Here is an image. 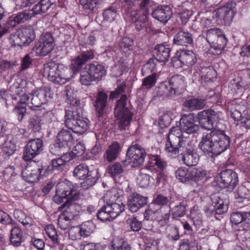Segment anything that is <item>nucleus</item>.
I'll return each instance as SVG.
<instances>
[{
  "label": "nucleus",
  "instance_id": "nucleus-1",
  "mask_svg": "<svg viewBox=\"0 0 250 250\" xmlns=\"http://www.w3.org/2000/svg\"><path fill=\"white\" fill-rule=\"evenodd\" d=\"M79 187L69 181L60 182L56 186V194L54 196V201L58 204L66 201L59 208L61 210V214L74 221L82 210L81 205L74 202L80 198Z\"/></svg>",
  "mask_w": 250,
  "mask_h": 250
},
{
  "label": "nucleus",
  "instance_id": "nucleus-2",
  "mask_svg": "<svg viewBox=\"0 0 250 250\" xmlns=\"http://www.w3.org/2000/svg\"><path fill=\"white\" fill-rule=\"evenodd\" d=\"M230 138L223 130H213L204 133L199 146L207 156L214 158L230 146Z\"/></svg>",
  "mask_w": 250,
  "mask_h": 250
},
{
  "label": "nucleus",
  "instance_id": "nucleus-3",
  "mask_svg": "<svg viewBox=\"0 0 250 250\" xmlns=\"http://www.w3.org/2000/svg\"><path fill=\"white\" fill-rule=\"evenodd\" d=\"M20 80V84L17 87L16 91L21 97L20 99V103L25 104L33 111L41 110L42 108L45 110V107H42L43 104L34 94V89L31 88L33 87L32 83H28L24 80Z\"/></svg>",
  "mask_w": 250,
  "mask_h": 250
},
{
  "label": "nucleus",
  "instance_id": "nucleus-4",
  "mask_svg": "<svg viewBox=\"0 0 250 250\" xmlns=\"http://www.w3.org/2000/svg\"><path fill=\"white\" fill-rule=\"evenodd\" d=\"M64 125L74 133L82 134L89 128V121L82 116L78 108H71L65 110Z\"/></svg>",
  "mask_w": 250,
  "mask_h": 250
},
{
  "label": "nucleus",
  "instance_id": "nucleus-5",
  "mask_svg": "<svg viewBox=\"0 0 250 250\" xmlns=\"http://www.w3.org/2000/svg\"><path fill=\"white\" fill-rule=\"evenodd\" d=\"M44 75L47 76L49 81L60 85L68 82L72 76L70 69L63 64H56L51 62L44 65Z\"/></svg>",
  "mask_w": 250,
  "mask_h": 250
},
{
  "label": "nucleus",
  "instance_id": "nucleus-6",
  "mask_svg": "<svg viewBox=\"0 0 250 250\" xmlns=\"http://www.w3.org/2000/svg\"><path fill=\"white\" fill-rule=\"evenodd\" d=\"M127 96L122 95L116 102L115 107V115L119 120L118 126L120 130L123 131L128 127L133 119L134 113L126 106Z\"/></svg>",
  "mask_w": 250,
  "mask_h": 250
},
{
  "label": "nucleus",
  "instance_id": "nucleus-7",
  "mask_svg": "<svg viewBox=\"0 0 250 250\" xmlns=\"http://www.w3.org/2000/svg\"><path fill=\"white\" fill-rule=\"evenodd\" d=\"M55 45L52 34L47 32L41 36L39 41L35 42L32 50L37 56H46L53 50Z\"/></svg>",
  "mask_w": 250,
  "mask_h": 250
},
{
  "label": "nucleus",
  "instance_id": "nucleus-8",
  "mask_svg": "<svg viewBox=\"0 0 250 250\" xmlns=\"http://www.w3.org/2000/svg\"><path fill=\"white\" fill-rule=\"evenodd\" d=\"M220 112L212 109L204 110L198 113L197 119L200 125L207 130H211L220 120Z\"/></svg>",
  "mask_w": 250,
  "mask_h": 250
},
{
  "label": "nucleus",
  "instance_id": "nucleus-9",
  "mask_svg": "<svg viewBox=\"0 0 250 250\" xmlns=\"http://www.w3.org/2000/svg\"><path fill=\"white\" fill-rule=\"evenodd\" d=\"M146 155L145 149L139 144H132L128 148L125 161L131 164L133 167L142 164Z\"/></svg>",
  "mask_w": 250,
  "mask_h": 250
},
{
  "label": "nucleus",
  "instance_id": "nucleus-10",
  "mask_svg": "<svg viewBox=\"0 0 250 250\" xmlns=\"http://www.w3.org/2000/svg\"><path fill=\"white\" fill-rule=\"evenodd\" d=\"M236 3L233 1H229L223 6L215 11L216 18L223 21L225 24L229 23L236 14Z\"/></svg>",
  "mask_w": 250,
  "mask_h": 250
},
{
  "label": "nucleus",
  "instance_id": "nucleus-11",
  "mask_svg": "<svg viewBox=\"0 0 250 250\" xmlns=\"http://www.w3.org/2000/svg\"><path fill=\"white\" fill-rule=\"evenodd\" d=\"M43 145V142L41 139L29 140L24 148L23 160L27 162L32 160L42 151Z\"/></svg>",
  "mask_w": 250,
  "mask_h": 250
},
{
  "label": "nucleus",
  "instance_id": "nucleus-12",
  "mask_svg": "<svg viewBox=\"0 0 250 250\" xmlns=\"http://www.w3.org/2000/svg\"><path fill=\"white\" fill-rule=\"evenodd\" d=\"M17 35L14 40L15 46H27L35 38V33L30 27H22L17 32Z\"/></svg>",
  "mask_w": 250,
  "mask_h": 250
},
{
  "label": "nucleus",
  "instance_id": "nucleus-13",
  "mask_svg": "<svg viewBox=\"0 0 250 250\" xmlns=\"http://www.w3.org/2000/svg\"><path fill=\"white\" fill-rule=\"evenodd\" d=\"M220 186L222 188L233 189L238 183L237 174L230 169H226L220 173Z\"/></svg>",
  "mask_w": 250,
  "mask_h": 250
},
{
  "label": "nucleus",
  "instance_id": "nucleus-14",
  "mask_svg": "<svg viewBox=\"0 0 250 250\" xmlns=\"http://www.w3.org/2000/svg\"><path fill=\"white\" fill-rule=\"evenodd\" d=\"M108 195H109L111 198H112V196H114L112 200L109 199L105 204L107 210L110 213L112 216V220H113L124 211L125 205L121 201L118 200L119 196H117L116 194H112V192H110L107 194V196Z\"/></svg>",
  "mask_w": 250,
  "mask_h": 250
},
{
  "label": "nucleus",
  "instance_id": "nucleus-15",
  "mask_svg": "<svg viewBox=\"0 0 250 250\" xmlns=\"http://www.w3.org/2000/svg\"><path fill=\"white\" fill-rule=\"evenodd\" d=\"M169 84L170 89L168 90V94L180 95L186 90L185 78L181 75H174L170 79Z\"/></svg>",
  "mask_w": 250,
  "mask_h": 250
},
{
  "label": "nucleus",
  "instance_id": "nucleus-16",
  "mask_svg": "<svg viewBox=\"0 0 250 250\" xmlns=\"http://www.w3.org/2000/svg\"><path fill=\"white\" fill-rule=\"evenodd\" d=\"M181 161L184 164L189 167L196 166L197 164L199 156L197 151L189 145V142L184 148L181 149Z\"/></svg>",
  "mask_w": 250,
  "mask_h": 250
},
{
  "label": "nucleus",
  "instance_id": "nucleus-17",
  "mask_svg": "<svg viewBox=\"0 0 250 250\" xmlns=\"http://www.w3.org/2000/svg\"><path fill=\"white\" fill-rule=\"evenodd\" d=\"M181 130L188 134H195L199 130V126L194 123V118L192 114L184 115L180 121Z\"/></svg>",
  "mask_w": 250,
  "mask_h": 250
},
{
  "label": "nucleus",
  "instance_id": "nucleus-18",
  "mask_svg": "<svg viewBox=\"0 0 250 250\" xmlns=\"http://www.w3.org/2000/svg\"><path fill=\"white\" fill-rule=\"evenodd\" d=\"M188 142H178L175 137L171 136L170 138H167L165 150L168 155L174 157L177 155L180 151H181V149L186 146Z\"/></svg>",
  "mask_w": 250,
  "mask_h": 250
},
{
  "label": "nucleus",
  "instance_id": "nucleus-19",
  "mask_svg": "<svg viewBox=\"0 0 250 250\" xmlns=\"http://www.w3.org/2000/svg\"><path fill=\"white\" fill-rule=\"evenodd\" d=\"M70 157L69 154L62 155V156L53 159L50 165L43 166L44 167L45 173L48 175L52 173L55 170H62L65 166V164L72 160V157Z\"/></svg>",
  "mask_w": 250,
  "mask_h": 250
},
{
  "label": "nucleus",
  "instance_id": "nucleus-20",
  "mask_svg": "<svg viewBox=\"0 0 250 250\" xmlns=\"http://www.w3.org/2000/svg\"><path fill=\"white\" fill-rule=\"evenodd\" d=\"M148 4H147L144 7H142L141 3V9L137 12L134 17L132 18V21L134 22L136 29L138 31H140L146 26L149 12L148 10L146 9V7Z\"/></svg>",
  "mask_w": 250,
  "mask_h": 250
},
{
  "label": "nucleus",
  "instance_id": "nucleus-21",
  "mask_svg": "<svg viewBox=\"0 0 250 250\" xmlns=\"http://www.w3.org/2000/svg\"><path fill=\"white\" fill-rule=\"evenodd\" d=\"M147 202V197L138 193H133L129 198L127 205L132 212H136L140 208L146 205Z\"/></svg>",
  "mask_w": 250,
  "mask_h": 250
},
{
  "label": "nucleus",
  "instance_id": "nucleus-22",
  "mask_svg": "<svg viewBox=\"0 0 250 250\" xmlns=\"http://www.w3.org/2000/svg\"><path fill=\"white\" fill-rule=\"evenodd\" d=\"M152 16L163 23H166L169 20L172 11L168 6L160 5L155 8L151 13Z\"/></svg>",
  "mask_w": 250,
  "mask_h": 250
},
{
  "label": "nucleus",
  "instance_id": "nucleus-23",
  "mask_svg": "<svg viewBox=\"0 0 250 250\" xmlns=\"http://www.w3.org/2000/svg\"><path fill=\"white\" fill-rule=\"evenodd\" d=\"M44 169L43 166L34 168L30 171L27 170V171L23 172V176L25 178V180L28 183L37 182L40 178L43 176H47Z\"/></svg>",
  "mask_w": 250,
  "mask_h": 250
},
{
  "label": "nucleus",
  "instance_id": "nucleus-24",
  "mask_svg": "<svg viewBox=\"0 0 250 250\" xmlns=\"http://www.w3.org/2000/svg\"><path fill=\"white\" fill-rule=\"evenodd\" d=\"M49 113L44 111L42 113V116L39 117L38 115H34L30 118L29 120V125L35 132H39L42 129V125L43 124L49 123L51 119L48 118Z\"/></svg>",
  "mask_w": 250,
  "mask_h": 250
},
{
  "label": "nucleus",
  "instance_id": "nucleus-25",
  "mask_svg": "<svg viewBox=\"0 0 250 250\" xmlns=\"http://www.w3.org/2000/svg\"><path fill=\"white\" fill-rule=\"evenodd\" d=\"M178 60L182 65L191 66L196 63L197 59L196 54L192 51L184 49L179 53Z\"/></svg>",
  "mask_w": 250,
  "mask_h": 250
},
{
  "label": "nucleus",
  "instance_id": "nucleus-26",
  "mask_svg": "<svg viewBox=\"0 0 250 250\" xmlns=\"http://www.w3.org/2000/svg\"><path fill=\"white\" fill-rule=\"evenodd\" d=\"M170 53V48L164 44H160L155 46L153 56L157 61L165 62L168 60Z\"/></svg>",
  "mask_w": 250,
  "mask_h": 250
},
{
  "label": "nucleus",
  "instance_id": "nucleus-27",
  "mask_svg": "<svg viewBox=\"0 0 250 250\" xmlns=\"http://www.w3.org/2000/svg\"><path fill=\"white\" fill-rule=\"evenodd\" d=\"M85 69L89 71L96 81H100L106 74L104 67L98 63H90L85 66Z\"/></svg>",
  "mask_w": 250,
  "mask_h": 250
},
{
  "label": "nucleus",
  "instance_id": "nucleus-28",
  "mask_svg": "<svg viewBox=\"0 0 250 250\" xmlns=\"http://www.w3.org/2000/svg\"><path fill=\"white\" fill-rule=\"evenodd\" d=\"M134 42L130 38L124 37L120 42V50L122 58L125 60H127L133 52Z\"/></svg>",
  "mask_w": 250,
  "mask_h": 250
},
{
  "label": "nucleus",
  "instance_id": "nucleus-29",
  "mask_svg": "<svg viewBox=\"0 0 250 250\" xmlns=\"http://www.w3.org/2000/svg\"><path fill=\"white\" fill-rule=\"evenodd\" d=\"M193 37L188 31H180L174 36L173 43L177 45L188 46L193 43Z\"/></svg>",
  "mask_w": 250,
  "mask_h": 250
},
{
  "label": "nucleus",
  "instance_id": "nucleus-30",
  "mask_svg": "<svg viewBox=\"0 0 250 250\" xmlns=\"http://www.w3.org/2000/svg\"><path fill=\"white\" fill-rule=\"evenodd\" d=\"M121 150L120 144L117 141H114L108 146L104 157L108 162H112L116 159Z\"/></svg>",
  "mask_w": 250,
  "mask_h": 250
},
{
  "label": "nucleus",
  "instance_id": "nucleus-31",
  "mask_svg": "<svg viewBox=\"0 0 250 250\" xmlns=\"http://www.w3.org/2000/svg\"><path fill=\"white\" fill-rule=\"evenodd\" d=\"M100 177L97 169H89L87 175L83 179V181L81 184L82 188L84 189L91 188L96 183Z\"/></svg>",
  "mask_w": 250,
  "mask_h": 250
},
{
  "label": "nucleus",
  "instance_id": "nucleus-32",
  "mask_svg": "<svg viewBox=\"0 0 250 250\" xmlns=\"http://www.w3.org/2000/svg\"><path fill=\"white\" fill-rule=\"evenodd\" d=\"M45 231L46 236L50 239L54 246L61 249L63 246L61 242V233H58L55 227L51 225L47 226L45 228Z\"/></svg>",
  "mask_w": 250,
  "mask_h": 250
},
{
  "label": "nucleus",
  "instance_id": "nucleus-33",
  "mask_svg": "<svg viewBox=\"0 0 250 250\" xmlns=\"http://www.w3.org/2000/svg\"><path fill=\"white\" fill-rule=\"evenodd\" d=\"M200 72L202 84H208L213 82L217 78V72L212 66L203 67L200 70Z\"/></svg>",
  "mask_w": 250,
  "mask_h": 250
},
{
  "label": "nucleus",
  "instance_id": "nucleus-34",
  "mask_svg": "<svg viewBox=\"0 0 250 250\" xmlns=\"http://www.w3.org/2000/svg\"><path fill=\"white\" fill-rule=\"evenodd\" d=\"M56 141L68 148L74 143V138L71 132L66 129L61 130L57 134Z\"/></svg>",
  "mask_w": 250,
  "mask_h": 250
},
{
  "label": "nucleus",
  "instance_id": "nucleus-35",
  "mask_svg": "<svg viewBox=\"0 0 250 250\" xmlns=\"http://www.w3.org/2000/svg\"><path fill=\"white\" fill-rule=\"evenodd\" d=\"M229 88L233 93V97L237 98L241 96L245 88L243 82L239 78L233 79L229 83Z\"/></svg>",
  "mask_w": 250,
  "mask_h": 250
},
{
  "label": "nucleus",
  "instance_id": "nucleus-36",
  "mask_svg": "<svg viewBox=\"0 0 250 250\" xmlns=\"http://www.w3.org/2000/svg\"><path fill=\"white\" fill-rule=\"evenodd\" d=\"M108 96L107 94L103 91H100L98 93L94 106L96 111L100 116H101L107 104Z\"/></svg>",
  "mask_w": 250,
  "mask_h": 250
},
{
  "label": "nucleus",
  "instance_id": "nucleus-37",
  "mask_svg": "<svg viewBox=\"0 0 250 250\" xmlns=\"http://www.w3.org/2000/svg\"><path fill=\"white\" fill-rule=\"evenodd\" d=\"M99 0H79V3L88 15L97 13Z\"/></svg>",
  "mask_w": 250,
  "mask_h": 250
},
{
  "label": "nucleus",
  "instance_id": "nucleus-38",
  "mask_svg": "<svg viewBox=\"0 0 250 250\" xmlns=\"http://www.w3.org/2000/svg\"><path fill=\"white\" fill-rule=\"evenodd\" d=\"M23 237V232L19 227H15L11 230L10 236V244L14 247L21 246Z\"/></svg>",
  "mask_w": 250,
  "mask_h": 250
},
{
  "label": "nucleus",
  "instance_id": "nucleus-39",
  "mask_svg": "<svg viewBox=\"0 0 250 250\" xmlns=\"http://www.w3.org/2000/svg\"><path fill=\"white\" fill-rule=\"evenodd\" d=\"M206 104V102L204 99L191 98L185 101L184 105L189 110H200L205 106Z\"/></svg>",
  "mask_w": 250,
  "mask_h": 250
},
{
  "label": "nucleus",
  "instance_id": "nucleus-40",
  "mask_svg": "<svg viewBox=\"0 0 250 250\" xmlns=\"http://www.w3.org/2000/svg\"><path fill=\"white\" fill-rule=\"evenodd\" d=\"M108 173L116 183H120L119 179L122 176L124 169L121 164L116 162L108 167Z\"/></svg>",
  "mask_w": 250,
  "mask_h": 250
},
{
  "label": "nucleus",
  "instance_id": "nucleus-41",
  "mask_svg": "<svg viewBox=\"0 0 250 250\" xmlns=\"http://www.w3.org/2000/svg\"><path fill=\"white\" fill-rule=\"evenodd\" d=\"M170 211L169 206L161 207V212L156 221L160 226L163 227L168 224L170 217Z\"/></svg>",
  "mask_w": 250,
  "mask_h": 250
},
{
  "label": "nucleus",
  "instance_id": "nucleus-42",
  "mask_svg": "<svg viewBox=\"0 0 250 250\" xmlns=\"http://www.w3.org/2000/svg\"><path fill=\"white\" fill-rule=\"evenodd\" d=\"M227 42L228 40L222 32L221 35H219L211 44V47L216 51V53H213V54L217 55L220 54L222 51L226 47Z\"/></svg>",
  "mask_w": 250,
  "mask_h": 250
},
{
  "label": "nucleus",
  "instance_id": "nucleus-43",
  "mask_svg": "<svg viewBox=\"0 0 250 250\" xmlns=\"http://www.w3.org/2000/svg\"><path fill=\"white\" fill-rule=\"evenodd\" d=\"M161 209V207L154 206V204H150L145 212V219L146 220L156 221Z\"/></svg>",
  "mask_w": 250,
  "mask_h": 250
},
{
  "label": "nucleus",
  "instance_id": "nucleus-44",
  "mask_svg": "<svg viewBox=\"0 0 250 250\" xmlns=\"http://www.w3.org/2000/svg\"><path fill=\"white\" fill-rule=\"evenodd\" d=\"M52 4L50 0H39L38 3L31 10L34 16L44 13L50 8Z\"/></svg>",
  "mask_w": 250,
  "mask_h": 250
},
{
  "label": "nucleus",
  "instance_id": "nucleus-45",
  "mask_svg": "<svg viewBox=\"0 0 250 250\" xmlns=\"http://www.w3.org/2000/svg\"><path fill=\"white\" fill-rule=\"evenodd\" d=\"M213 204L218 214H222L227 211L228 209V203L226 200H224L217 197L212 199Z\"/></svg>",
  "mask_w": 250,
  "mask_h": 250
},
{
  "label": "nucleus",
  "instance_id": "nucleus-46",
  "mask_svg": "<svg viewBox=\"0 0 250 250\" xmlns=\"http://www.w3.org/2000/svg\"><path fill=\"white\" fill-rule=\"evenodd\" d=\"M15 218L24 227H30L32 225V219L20 209H15L14 211Z\"/></svg>",
  "mask_w": 250,
  "mask_h": 250
},
{
  "label": "nucleus",
  "instance_id": "nucleus-47",
  "mask_svg": "<svg viewBox=\"0 0 250 250\" xmlns=\"http://www.w3.org/2000/svg\"><path fill=\"white\" fill-rule=\"evenodd\" d=\"M149 157L148 163L149 167H157L161 170H163L166 166V162L158 155L148 154Z\"/></svg>",
  "mask_w": 250,
  "mask_h": 250
},
{
  "label": "nucleus",
  "instance_id": "nucleus-48",
  "mask_svg": "<svg viewBox=\"0 0 250 250\" xmlns=\"http://www.w3.org/2000/svg\"><path fill=\"white\" fill-rule=\"evenodd\" d=\"M103 17L104 21L111 23L117 19L119 17V14L117 13L116 8L110 6L104 11Z\"/></svg>",
  "mask_w": 250,
  "mask_h": 250
},
{
  "label": "nucleus",
  "instance_id": "nucleus-49",
  "mask_svg": "<svg viewBox=\"0 0 250 250\" xmlns=\"http://www.w3.org/2000/svg\"><path fill=\"white\" fill-rule=\"evenodd\" d=\"M79 227L78 231L83 238L90 236L94 229V225L91 221L83 223Z\"/></svg>",
  "mask_w": 250,
  "mask_h": 250
},
{
  "label": "nucleus",
  "instance_id": "nucleus-50",
  "mask_svg": "<svg viewBox=\"0 0 250 250\" xmlns=\"http://www.w3.org/2000/svg\"><path fill=\"white\" fill-rule=\"evenodd\" d=\"M154 178L148 174L144 173L141 171L137 178V182L139 186L142 188H145L149 186L150 183H153Z\"/></svg>",
  "mask_w": 250,
  "mask_h": 250
},
{
  "label": "nucleus",
  "instance_id": "nucleus-51",
  "mask_svg": "<svg viewBox=\"0 0 250 250\" xmlns=\"http://www.w3.org/2000/svg\"><path fill=\"white\" fill-rule=\"evenodd\" d=\"M90 168L86 164H80L74 169L73 175L80 180L84 179Z\"/></svg>",
  "mask_w": 250,
  "mask_h": 250
},
{
  "label": "nucleus",
  "instance_id": "nucleus-52",
  "mask_svg": "<svg viewBox=\"0 0 250 250\" xmlns=\"http://www.w3.org/2000/svg\"><path fill=\"white\" fill-rule=\"evenodd\" d=\"M246 109V106L244 104H235L230 111V117L235 121H239L242 120L243 112Z\"/></svg>",
  "mask_w": 250,
  "mask_h": 250
},
{
  "label": "nucleus",
  "instance_id": "nucleus-53",
  "mask_svg": "<svg viewBox=\"0 0 250 250\" xmlns=\"http://www.w3.org/2000/svg\"><path fill=\"white\" fill-rule=\"evenodd\" d=\"M235 197L239 203L242 202L244 199L250 200V189L246 186H239L235 194Z\"/></svg>",
  "mask_w": 250,
  "mask_h": 250
},
{
  "label": "nucleus",
  "instance_id": "nucleus-54",
  "mask_svg": "<svg viewBox=\"0 0 250 250\" xmlns=\"http://www.w3.org/2000/svg\"><path fill=\"white\" fill-rule=\"evenodd\" d=\"M112 250H131V247L123 239L115 238L111 242Z\"/></svg>",
  "mask_w": 250,
  "mask_h": 250
},
{
  "label": "nucleus",
  "instance_id": "nucleus-55",
  "mask_svg": "<svg viewBox=\"0 0 250 250\" xmlns=\"http://www.w3.org/2000/svg\"><path fill=\"white\" fill-rule=\"evenodd\" d=\"M190 181L198 182L203 180L207 176V171L201 168H193L190 169Z\"/></svg>",
  "mask_w": 250,
  "mask_h": 250
},
{
  "label": "nucleus",
  "instance_id": "nucleus-56",
  "mask_svg": "<svg viewBox=\"0 0 250 250\" xmlns=\"http://www.w3.org/2000/svg\"><path fill=\"white\" fill-rule=\"evenodd\" d=\"M1 148L2 151L1 156L6 159L14 153L16 150V146L12 141H8Z\"/></svg>",
  "mask_w": 250,
  "mask_h": 250
},
{
  "label": "nucleus",
  "instance_id": "nucleus-57",
  "mask_svg": "<svg viewBox=\"0 0 250 250\" xmlns=\"http://www.w3.org/2000/svg\"><path fill=\"white\" fill-rule=\"evenodd\" d=\"M67 150L68 148L67 147L62 146V144L56 140L55 143L50 146V152L55 155L60 156V157L62 156V155L68 154Z\"/></svg>",
  "mask_w": 250,
  "mask_h": 250
},
{
  "label": "nucleus",
  "instance_id": "nucleus-58",
  "mask_svg": "<svg viewBox=\"0 0 250 250\" xmlns=\"http://www.w3.org/2000/svg\"><path fill=\"white\" fill-rule=\"evenodd\" d=\"M157 73H153L143 79L142 88L149 90L154 87L157 83Z\"/></svg>",
  "mask_w": 250,
  "mask_h": 250
},
{
  "label": "nucleus",
  "instance_id": "nucleus-59",
  "mask_svg": "<svg viewBox=\"0 0 250 250\" xmlns=\"http://www.w3.org/2000/svg\"><path fill=\"white\" fill-rule=\"evenodd\" d=\"M34 56L32 53L26 54L21 60V63L20 67L21 71H24L32 67L34 61Z\"/></svg>",
  "mask_w": 250,
  "mask_h": 250
},
{
  "label": "nucleus",
  "instance_id": "nucleus-60",
  "mask_svg": "<svg viewBox=\"0 0 250 250\" xmlns=\"http://www.w3.org/2000/svg\"><path fill=\"white\" fill-rule=\"evenodd\" d=\"M212 21L207 18H203L200 21L195 20L192 23L191 27L192 29L197 31L208 28L211 26Z\"/></svg>",
  "mask_w": 250,
  "mask_h": 250
},
{
  "label": "nucleus",
  "instance_id": "nucleus-61",
  "mask_svg": "<svg viewBox=\"0 0 250 250\" xmlns=\"http://www.w3.org/2000/svg\"><path fill=\"white\" fill-rule=\"evenodd\" d=\"M190 170L187 168L180 167L175 172V175L177 179L182 183H186L190 181Z\"/></svg>",
  "mask_w": 250,
  "mask_h": 250
},
{
  "label": "nucleus",
  "instance_id": "nucleus-62",
  "mask_svg": "<svg viewBox=\"0 0 250 250\" xmlns=\"http://www.w3.org/2000/svg\"><path fill=\"white\" fill-rule=\"evenodd\" d=\"M245 211H236L232 213L230 216V222L234 224L237 225L239 230H242V222L244 219V213Z\"/></svg>",
  "mask_w": 250,
  "mask_h": 250
},
{
  "label": "nucleus",
  "instance_id": "nucleus-63",
  "mask_svg": "<svg viewBox=\"0 0 250 250\" xmlns=\"http://www.w3.org/2000/svg\"><path fill=\"white\" fill-rule=\"evenodd\" d=\"M223 31L218 28H213L206 31V40L207 42L212 44L219 36L221 35Z\"/></svg>",
  "mask_w": 250,
  "mask_h": 250
},
{
  "label": "nucleus",
  "instance_id": "nucleus-64",
  "mask_svg": "<svg viewBox=\"0 0 250 250\" xmlns=\"http://www.w3.org/2000/svg\"><path fill=\"white\" fill-rule=\"evenodd\" d=\"M79 81L82 85L86 86L90 85L92 82L96 81L85 67L81 72Z\"/></svg>",
  "mask_w": 250,
  "mask_h": 250
}]
</instances>
